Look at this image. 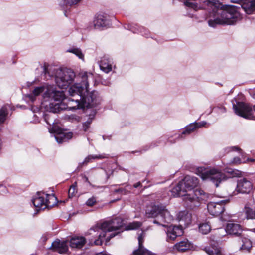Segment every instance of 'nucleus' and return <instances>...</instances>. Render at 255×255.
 Returning a JSON list of instances; mask_svg holds the SVG:
<instances>
[{
    "label": "nucleus",
    "instance_id": "nucleus-54",
    "mask_svg": "<svg viewBox=\"0 0 255 255\" xmlns=\"http://www.w3.org/2000/svg\"><path fill=\"white\" fill-rule=\"evenodd\" d=\"M44 71L45 74H46L47 73V70L46 68H45V67L44 68Z\"/></svg>",
    "mask_w": 255,
    "mask_h": 255
},
{
    "label": "nucleus",
    "instance_id": "nucleus-32",
    "mask_svg": "<svg viewBox=\"0 0 255 255\" xmlns=\"http://www.w3.org/2000/svg\"><path fill=\"white\" fill-rule=\"evenodd\" d=\"M180 1L183 2L184 4L191 9H194V10L196 11L198 9H200L201 7L200 6H198L197 3L191 1V0H178Z\"/></svg>",
    "mask_w": 255,
    "mask_h": 255
},
{
    "label": "nucleus",
    "instance_id": "nucleus-3",
    "mask_svg": "<svg viewBox=\"0 0 255 255\" xmlns=\"http://www.w3.org/2000/svg\"><path fill=\"white\" fill-rule=\"evenodd\" d=\"M93 76L91 73L84 72L82 74V81L80 83H76L70 87L68 92L72 97L77 96L76 99L82 100V104H85L87 108H91L100 104V97L98 92L93 91L88 92L89 82L93 79Z\"/></svg>",
    "mask_w": 255,
    "mask_h": 255
},
{
    "label": "nucleus",
    "instance_id": "nucleus-19",
    "mask_svg": "<svg viewBox=\"0 0 255 255\" xmlns=\"http://www.w3.org/2000/svg\"><path fill=\"white\" fill-rule=\"evenodd\" d=\"M86 242L85 237L82 236H74L70 240V246L71 248L81 249Z\"/></svg>",
    "mask_w": 255,
    "mask_h": 255
},
{
    "label": "nucleus",
    "instance_id": "nucleus-31",
    "mask_svg": "<svg viewBox=\"0 0 255 255\" xmlns=\"http://www.w3.org/2000/svg\"><path fill=\"white\" fill-rule=\"evenodd\" d=\"M46 208L52 207L57 203V198L53 194H46Z\"/></svg>",
    "mask_w": 255,
    "mask_h": 255
},
{
    "label": "nucleus",
    "instance_id": "nucleus-53",
    "mask_svg": "<svg viewBox=\"0 0 255 255\" xmlns=\"http://www.w3.org/2000/svg\"><path fill=\"white\" fill-rule=\"evenodd\" d=\"M252 97H253V98L255 99V91L253 93Z\"/></svg>",
    "mask_w": 255,
    "mask_h": 255
},
{
    "label": "nucleus",
    "instance_id": "nucleus-5",
    "mask_svg": "<svg viewBox=\"0 0 255 255\" xmlns=\"http://www.w3.org/2000/svg\"><path fill=\"white\" fill-rule=\"evenodd\" d=\"M196 173L203 180L212 181L216 187H218L222 181L227 179L226 176L221 170L216 168L206 170L203 167H198L196 169Z\"/></svg>",
    "mask_w": 255,
    "mask_h": 255
},
{
    "label": "nucleus",
    "instance_id": "nucleus-29",
    "mask_svg": "<svg viewBox=\"0 0 255 255\" xmlns=\"http://www.w3.org/2000/svg\"><path fill=\"white\" fill-rule=\"evenodd\" d=\"M49 86H40L36 87L34 88V89L32 91V94H30L28 96V97L31 100V101L33 102L35 99V96H37L39 95L42 93H45L47 88H49ZM44 93H43L44 94Z\"/></svg>",
    "mask_w": 255,
    "mask_h": 255
},
{
    "label": "nucleus",
    "instance_id": "nucleus-10",
    "mask_svg": "<svg viewBox=\"0 0 255 255\" xmlns=\"http://www.w3.org/2000/svg\"><path fill=\"white\" fill-rule=\"evenodd\" d=\"M233 108L235 113L241 117L248 118L252 115L251 107L244 102H237V104L233 103Z\"/></svg>",
    "mask_w": 255,
    "mask_h": 255
},
{
    "label": "nucleus",
    "instance_id": "nucleus-12",
    "mask_svg": "<svg viewBox=\"0 0 255 255\" xmlns=\"http://www.w3.org/2000/svg\"><path fill=\"white\" fill-rule=\"evenodd\" d=\"M253 189V184L246 178H242L238 181L236 190L238 193L249 194Z\"/></svg>",
    "mask_w": 255,
    "mask_h": 255
},
{
    "label": "nucleus",
    "instance_id": "nucleus-15",
    "mask_svg": "<svg viewBox=\"0 0 255 255\" xmlns=\"http://www.w3.org/2000/svg\"><path fill=\"white\" fill-rule=\"evenodd\" d=\"M65 110H75L77 109L87 107L85 104H82V100L79 99L68 98L66 99L65 103Z\"/></svg>",
    "mask_w": 255,
    "mask_h": 255
},
{
    "label": "nucleus",
    "instance_id": "nucleus-14",
    "mask_svg": "<svg viewBox=\"0 0 255 255\" xmlns=\"http://www.w3.org/2000/svg\"><path fill=\"white\" fill-rule=\"evenodd\" d=\"M45 198L46 194L44 192H38L33 198L32 202L37 210L46 208Z\"/></svg>",
    "mask_w": 255,
    "mask_h": 255
},
{
    "label": "nucleus",
    "instance_id": "nucleus-1",
    "mask_svg": "<svg viewBox=\"0 0 255 255\" xmlns=\"http://www.w3.org/2000/svg\"><path fill=\"white\" fill-rule=\"evenodd\" d=\"M237 3L238 6L226 5L222 8L218 0H207L205 4L212 9L209 12L207 18L210 27L217 25H233L241 18L240 10L242 9L248 14L255 12V0H231Z\"/></svg>",
    "mask_w": 255,
    "mask_h": 255
},
{
    "label": "nucleus",
    "instance_id": "nucleus-41",
    "mask_svg": "<svg viewBox=\"0 0 255 255\" xmlns=\"http://www.w3.org/2000/svg\"><path fill=\"white\" fill-rule=\"evenodd\" d=\"M94 115H93L92 117L90 116L89 117L87 121L83 123V126L84 128V131H86L88 129L89 126L92 121V120L94 119Z\"/></svg>",
    "mask_w": 255,
    "mask_h": 255
},
{
    "label": "nucleus",
    "instance_id": "nucleus-55",
    "mask_svg": "<svg viewBox=\"0 0 255 255\" xmlns=\"http://www.w3.org/2000/svg\"><path fill=\"white\" fill-rule=\"evenodd\" d=\"M250 231L253 232L255 233V228L250 229Z\"/></svg>",
    "mask_w": 255,
    "mask_h": 255
},
{
    "label": "nucleus",
    "instance_id": "nucleus-16",
    "mask_svg": "<svg viewBox=\"0 0 255 255\" xmlns=\"http://www.w3.org/2000/svg\"><path fill=\"white\" fill-rule=\"evenodd\" d=\"M51 249L53 251L59 254H65L68 250L67 242L65 241H60L59 239H56L52 243Z\"/></svg>",
    "mask_w": 255,
    "mask_h": 255
},
{
    "label": "nucleus",
    "instance_id": "nucleus-44",
    "mask_svg": "<svg viewBox=\"0 0 255 255\" xmlns=\"http://www.w3.org/2000/svg\"><path fill=\"white\" fill-rule=\"evenodd\" d=\"M225 150L227 152H230L231 151H241V149L238 146L229 147L226 148Z\"/></svg>",
    "mask_w": 255,
    "mask_h": 255
},
{
    "label": "nucleus",
    "instance_id": "nucleus-24",
    "mask_svg": "<svg viewBox=\"0 0 255 255\" xmlns=\"http://www.w3.org/2000/svg\"><path fill=\"white\" fill-rule=\"evenodd\" d=\"M205 124V122H202L199 123H194L189 125L185 128L184 131L182 132V135H179L178 136V138H182V135L189 134L191 132L194 131V129L204 126Z\"/></svg>",
    "mask_w": 255,
    "mask_h": 255
},
{
    "label": "nucleus",
    "instance_id": "nucleus-51",
    "mask_svg": "<svg viewBox=\"0 0 255 255\" xmlns=\"http://www.w3.org/2000/svg\"><path fill=\"white\" fill-rule=\"evenodd\" d=\"M125 28H127V29H129V30H132L134 33H135V32H137L136 31L133 30L132 29H131V28H129V26H128V27H125Z\"/></svg>",
    "mask_w": 255,
    "mask_h": 255
},
{
    "label": "nucleus",
    "instance_id": "nucleus-56",
    "mask_svg": "<svg viewBox=\"0 0 255 255\" xmlns=\"http://www.w3.org/2000/svg\"><path fill=\"white\" fill-rule=\"evenodd\" d=\"M253 109H254V111H255V105L254 106V107H253Z\"/></svg>",
    "mask_w": 255,
    "mask_h": 255
},
{
    "label": "nucleus",
    "instance_id": "nucleus-33",
    "mask_svg": "<svg viewBox=\"0 0 255 255\" xmlns=\"http://www.w3.org/2000/svg\"><path fill=\"white\" fill-rule=\"evenodd\" d=\"M199 230L203 234H208L211 230V226L208 222L200 224L199 226Z\"/></svg>",
    "mask_w": 255,
    "mask_h": 255
},
{
    "label": "nucleus",
    "instance_id": "nucleus-13",
    "mask_svg": "<svg viewBox=\"0 0 255 255\" xmlns=\"http://www.w3.org/2000/svg\"><path fill=\"white\" fill-rule=\"evenodd\" d=\"M144 237V233L143 232H141L138 237V248L133 251V255H152V253L145 248L143 245Z\"/></svg>",
    "mask_w": 255,
    "mask_h": 255
},
{
    "label": "nucleus",
    "instance_id": "nucleus-9",
    "mask_svg": "<svg viewBox=\"0 0 255 255\" xmlns=\"http://www.w3.org/2000/svg\"><path fill=\"white\" fill-rule=\"evenodd\" d=\"M229 202V200H222L218 202H210L207 204L209 213L213 216L221 214L220 219L222 221H228L231 216L224 213V205Z\"/></svg>",
    "mask_w": 255,
    "mask_h": 255
},
{
    "label": "nucleus",
    "instance_id": "nucleus-46",
    "mask_svg": "<svg viewBox=\"0 0 255 255\" xmlns=\"http://www.w3.org/2000/svg\"><path fill=\"white\" fill-rule=\"evenodd\" d=\"M249 162H255V157L254 158H248L246 161H243V163H247Z\"/></svg>",
    "mask_w": 255,
    "mask_h": 255
},
{
    "label": "nucleus",
    "instance_id": "nucleus-48",
    "mask_svg": "<svg viewBox=\"0 0 255 255\" xmlns=\"http://www.w3.org/2000/svg\"><path fill=\"white\" fill-rule=\"evenodd\" d=\"M83 178H84V180H85L86 182H88V184H89L90 185H91V186H92L91 184V183H90V182L89 181V180H88V177H86V176H84L83 177ZM92 186H93V187H96L95 186H94V185H92Z\"/></svg>",
    "mask_w": 255,
    "mask_h": 255
},
{
    "label": "nucleus",
    "instance_id": "nucleus-23",
    "mask_svg": "<svg viewBox=\"0 0 255 255\" xmlns=\"http://www.w3.org/2000/svg\"><path fill=\"white\" fill-rule=\"evenodd\" d=\"M107 24L106 17L102 14L96 15L93 21V27L95 29L105 27Z\"/></svg>",
    "mask_w": 255,
    "mask_h": 255
},
{
    "label": "nucleus",
    "instance_id": "nucleus-30",
    "mask_svg": "<svg viewBox=\"0 0 255 255\" xmlns=\"http://www.w3.org/2000/svg\"><path fill=\"white\" fill-rule=\"evenodd\" d=\"M12 109L11 105L6 104L1 108V124L3 123L6 120L9 111Z\"/></svg>",
    "mask_w": 255,
    "mask_h": 255
},
{
    "label": "nucleus",
    "instance_id": "nucleus-26",
    "mask_svg": "<svg viewBox=\"0 0 255 255\" xmlns=\"http://www.w3.org/2000/svg\"><path fill=\"white\" fill-rule=\"evenodd\" d=\"M204 251L209 255H223L217 246V243L215 242L209 246L205 247Z\"/></svg>",
    "mask_w": 255,
    "mask_h": 255
},
{
    "label": "nucleus",
    "instance_id": "nucleus-47",
    "mask_svg": "<svg viewBox=\"0 0 255 255\" xmlns=\"http://www.w3.org/2000/svg\"><path fill=\"white\" fill-rule=\"evenodd\" d=\"M114 192L116 193H118V192L123 193V192H125V190L123 188H119L118 189H116L114 191Z\"/></svg>",
    "mask_w": 255,
    "mask_h": 255
},
{
    "label": "nucleus",
    "instance_id": "nucleus-40",
    "mask_svg": "<svg viewBox=\"0 0 255 255\" xmlns=\"http://www.w3.org/2000/svg\"><path fill=\"white\" fill-rule=\"evenodd\" d=\"M51 117V114L49 112V113H46L44 114V118L46 123L49 125L53 124L54 123L53 120H51L50 118Z\"/></svg>",
    "mask_w": 255,
    "mask_h": 255
},
{
    "label": "nucleus",
    "instance_id": "nucleus-7",
    "mask_svg": "<svg viewBox=\"0 0 255 255\" xmlns=\"http://www.w3.org/2000/svg\"><path fill=\"white\" fill-rule=\"evenodd\" d=\"M199 184L198 179L194 176H186L183 180L180 181L178 184L174 187L171 192L173 195H181V192L185 193L192 191Z\"/></svg>",
    "mask_w": 255,
    "mask_h": 255
},
{
    "label": "nucleus",
    "instance_id": "nucleus-43",
    "mask_svg": "<svg viewBox=\"0 0 255 255\" xmlns=\"http://www.w3.org/2000/svg\"><path fill=\"white\" fill-rule=\"evenodd\" d=\"M96 203V198L92 196V197L89 198L87 201L86 202V205L88 206H93Z\"/></svg>",
    "mask_w": 255,
    "mask_h": 255
},
{
    "label": "nucleus",
    "instance_id": "nucleus-27",
    "mask_svg": "<svg viewBox=\"0 0 255 255\" xmlns=\"http://www.w3.org/2000/svg\"><path fill=\"white\" fill-rule=\"evenodd\" d=\"M73 134L71 132L68 133H59L54 135V137L57 142L61 143L66 142L72 137Z\"/></svg>",
    "mask_w": 255,
    "mask_h": 255
},
{
    "label": "nucleus",
    "instance_id": "nucleus-45",
    "mask_svg": "<svg viewBox=\"0 0 255 255\" xmlns=\"http://www.w3.org/2000/svg\"><path fill=\"white\" fill-rule=\"evenodd\" d=\"M241 163H242L241 160L239 157H238L234 158L231 162V163L235 164H240Z\"/></svg>",
    "mask_w": 255,
    "mask_h": 255
},
{
    "label": "nucleus",
    "instance_id": "nucleus-25",
    "mask_svg": "<svg viewBox=\"0 0 255 255\" xmlns=\"http://www.w3.org/2000/svg\"><path fill=\"white\" fill-rule=\"evenodd\" d=\"M65 101H63L62 102H50L49 105V109L50 113H56L61 110H65Z\"/></svg>",
    "mask_w": 255,
    "mask_h": 255
},
{
    "label": "nucleus",
    "instance_id": "nucleus-4",
    "mask_svg": "<svg viewBox=\"0 0 255 255\" xmlns=\"http://www.w3.org/2000/svg\"><path fill=\"white\" fill-rule=\"evenodd\" d=\"M146 215L148 218H154L153 222L163 227H167L166 231L168 242L174 240L177 236H181L183 233L182 229L179 226H168L166 223H170L173 218L165 207L162 205H155L150 210H147Z\"/></svg>",
    "mask_w": 255,
    "mask_h": 255
},
{
    "label": "nucleus",
    "instance_id": "nucleus-36",
    "mask_svg": "<svg viewBox=\"0 0 255 255\" xmlns=\"http://www.w3.org/2000/svg\"><path fill=\"white\" fill-rule=\"evenodd\" d=\"M245 213L247 218L255 219V210H253L252 209L249 207H245Z\"/></svg>",
    "mask_w": 255,
    "mask_h": 255
},
{
    "label": "nucleus",
    "instance_id": "nucleus-42",
    "mask_svg": "<svg viewBox=\"0 0 255 255\" xmlns=\"http://www.w3.org/2000/svg\"><path fill=\"white\" fill-rule=\"evenodd\" d=\"M228 173L230 174L232 177H238L241 175V173L240 171L232 169H229L228 170Z\"/></svg>",
    "mask_w": 255,
    "mask_h": 255
},
{
    "label": "nucleus",
    "instance_id": "nucleus-8",
    "mask_svg": "<svg viewBox=\"0 0 255 255\" xmlns=\"http://www.w3.org/2000/svg\"><path fill=\"white\" fill-rule=\"evenodd\" d=\"M75 77V73L71 69L60 70L56 73L55 82L60 88L66 89L73 82Z\"/></svg>",
    "mask_w": 255,
    "mask_h": 255
},
{
    "label": "nucleus",
    "instance_id": "nucleus-34",
    "mask_svg": "<svg viewBox=\"0 0 255 255\" xmlns=\"http://www.w3.org/2000/svg\"><path fill=\"white\" fill-rule=\"evenodd\" d=\"M107 157L104 155H90L85 158V160L83 162V164H87L90 162L92 159H101L106 158Z\"/></svg>",
    "mask_w": 255,
    "mask_h": 255
},
{
    "label": "nucleus",
    "instance_id": "nucleus-37",
    "mask_svg": "<svg viewBox=\"0 0 255 255\" xmlns=\"http://www.w3.org/2000/svg\"><path fill=\"white\" fill-rule=\"evenodd\" d=\"M76 187V183H75L70 186L68 191V196L69 198H72L75 196V194L77 193Z\"/></svg>",
    "mask_w": 255,
    "mask_h": 255
},
{
    "label": "nucleus",
    "instance_id": "nucleus-20",
    "mask_svg": "<svg viewBox=\"0 0 255 255\" xmlns=\"http://www.w3.org/2000/svg\"><path fill=\"white\" fill-rule=\"evenodd\" d=\"M112 59L108 56H104L101 59L99 66L101 70L106 73L112 71Z\"/></svg>",
    "mask_w": 255,
    "mask_h": 255
},
{
    "label": "nucleus",
    "instance_id": "nucleus-11",
    "mask_svg": "<svg viewBox=\"0 0 255 255\" xmlns=\"http://www.w3.org/2000/svg\"><path fill=\"white\" fill-rule=\"evenodd\" d=\"M44 98H51L53 100L54 102H62L66 101L65 98V94L63 91H57L54 89L52 86H49V88H47L44 94Z\"/></svg>",
    "mask_w": 255,
    "mask_h": 255
},
{
    "label": "nucleus",
    "instance_id": "nucleus-39",
    "mask_svg": "<svg viewBox=\"0 0 255 255\" xmlns=\"http://www.w3.org/2000/svg\"><path fill=\"white\" fill-rule=\"evenodd\" d=\"M137 31L141 33L143 36H144L146 37H147L149 34V31L147 29H146L145 27L142 26H138Z\"/></svg>",
    "mask_w": 255,
    "mask_h": 255
},
{
    "label": "nucleus",
    "instance_id": "nucleus-52",
    "mask_svg": "<svg viewBox=\"0 0 255 255\" xmlns=\"http://www.w3.org/2000/svg\"><path fill=\"white\" fill-rule=\"evenodd\" d=\"M96 255H107L105 254H104L103 253H100L97 254Z\"/></svg>",
    "mask_w": 255,
    "mask_h": 255
},
{
    "label": "nucleus",
    "instance_id": "nucleus-35",
    "mask_svg": "<svg viewBox=\"0 0 255 255\" xmlns=\"http://www.w3.org/2000/svg\"><path fill=\"white\" fill-rule=\"evenodd\" d=\"M67 52L74 54L80 59L84 60V55L79 48H71L67 50Z\"/></svg>",
    "mask_w": 255,
    "mask_h": 255
},
{
    "label": "nucleus",
    "instance_id": "nucleus-6",
    "mask_svg": "<svg viewBox=\"0 0 255 255\" xmlns=\"http://www.w3.org/2000/svg\"><path fill=\"white\" fill-rule=\"evenodd\" d=\"M174 196H183L185 206L190 209L199 206L200 200H205L208 197V194L201 189H196L187 194L181 192V195Z\"/></svg>",
    "mask_w": 255,
    "mask_h": 255
},
{
    "label": "nucleus",
    "instance_id": "nucleus-18",
    "mask_svg": "<svg viewBox=\"0 0 255 255\" xmlns=\"http://www.w3.org/2000/svg\"><path fill=\"white\" fill-rule=\"evenodd\" d=\"M225 230L228 234L239 236L242 231V227L238 223L231 222L227 224Z\"/></svg>",
    "mask_w": 255,
    "mask_h": 255
},
{
    "label": "nucleus",
    "instance_id": "nucleus-28",
    "mask_svg": "<svg viewBox=\"0 0 255 255\" xmlns=\"http://www.w3.org/2000/svg\"><path fill=\"white\" fill-rule=\"evenodd\" d=\"M82 0H61L59 2V5L64 9L65 15L67 16L66 13V9H67L68 6H72L78 4Z\"/></svg>",
    "mask_w": 255,
    "mask_h": 255
},
{
    "label": "nucleus",
    "instance_id": "nucleus-2",
    "mask_svg": "<svg viewBox=\"0 0 255 255\" xmlns=\"http://www.w3.org/2000/svg\"><path fill=\"white\" fill-rule=\"evenodd\" d=\"M141 225V222L134 221L125 226L123 220L116 217L97 223L88 230V234L92 236L91 240H94L95 245H101L104 241L108 242L111 238L124 230L137 229Z\"/></svg>",
    "mask_w": 255,
    "mask_h": 255
},
{
    "label": "nucleus",
    "instance_id": "nucleus-38",
    "mask_svg": "<svg viewBox=\"0 0 255 255\" xmlns=\"http://www.w3.org/2000/svg\"><path fill=\"white\" fill-rule=\"evenodd\" d=\"M137 31L141 33L143 36H144L146 37H147L149 34V31L147 29H146L145 27L142 26H138Z\"/></svg>",
    "mask_w": 255,
    "mask_h": 255
},
{
    "label": "nucleus",
    "instance_id": "nucleus-21",
    "mask_svg": "<svg viewBox=\"0 0 255 255\" xmlns=\"http://www.w3.org/2000/svg\"><path fill=\"white\" fill-rule=\"evenodd\" d=\"M180 226H187L191 222V214L186 211H180L177 215Z\"/></svg>",
    "mask_w": 255,
    "mask_h": 255
},
{
    "label": "nucleus",
    "instance_id": "nucleus-50",
    "mask_svg": "<svg viewBox=\"0 0 255 255\" xmlns=\"http://www.w3.org/2000/svg\"><path fill=\"white\" fill-rule=\"evenodd\" d=\"M71 117H72L73 119H74L75 120L79 121V117L75 116V115H71Z\"/></svg>",
    "mask_w": 255,
    "mask_h": 255
},
{
    "label": "nucleus",
    "instance_id": "nucleus-49",
    "mask_svg": "<svg viewBox=\"0 0 255 255\" xmlns=\"http://www.w3.org/2000/svg\"><path fill=\"white\" fill-rule=\"evenodd\" d=\"M141 183L140 182H138L133 185V187L135 188H138L140 186H141Z\"/></svg>",
    "mask_w": 255,
    "mask_h": 255
},
{
    "label": "nucleus",
    "instance_id": "nucleus-22",
    "mask_svg": "<svg viewBox=\"0 0 255 255\" xmlns=\"http://www.w3.org/2000/svg\"><path fill=\"white\" fill-rule=\"evenodd\" d=\"M193 247L192 244L187 239L177 243L174 246L173 249L178 252H183L190 250Z\"/></svg>",
    "mask_w": 255,
    "mask_h": 255
},
{
    "label": "nucleus",
    "instance_id": "nucleus-17",
    "mask_svg": "<svg viewBox=\"0 0 255 255\" xmlns=\"http://www.w3.org/2000/svg\"><path fill=\"white\" fill-rule=\"evenodd\" d=\"M238 242L240 245V250L250 252L252 248V242L245 235H242L238 238Z\"/></svg>",
    "mask_w": 255,
    "mask_h": 255
}]
</instances>
